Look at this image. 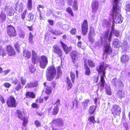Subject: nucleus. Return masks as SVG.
I'll list each match as a JSON object with an SVG mask.
<instances>
[{
    "instance_id": "obj_50",
    "label": "nucleus",
    "mask_w": 130,
    "mask_h": 130,
    "mask_svg": "<svg viewBox=\"0 0 130 130\" xmlns=\"http://www.w3.org/2000/svg\"><path fill=\"white\" fill-rule=\"evenodd\" d=\"M32 57L34 58H38L37 56V53L34 50L32 51Z\"/></svg>"
},
{
    "instance_id": "obj_14",
    "label": "nucleus",
    "mask_w": 130,
    "mask_h": 130,
    "mask_svg": "<svg viewBox=\"0 0 130 130\" xmlns=\"http://www.w3.org/2000/svg\"><path fill=\"white\" fill-rule=\"evenodd\" d=\"M130 59V57L127 54H122L120 57L121 61L124 64L127 63Z\"/></svg>"
},
{
    "instance_id": "obj_60",
    "label": "nucleus",
    "mask_w": 130,
    "mask_h": 130,
    "mask_svg": "<svg viewBox=\"0 0 130 130\" xmlns=\"http://www.w3.org/2000/svg\"><path fill=\"white\" fill-rule=\"evenodd\" d=\"M59 3L58 5H63L64 3V0H57V2Z\"/></svg>"
},
{
    "instance_id": "obj_42",
    "label": "nucleus",
    "mask_w": 130,
    "mask_h": 130,
    "mask_svg": "<svg viewBox=\"0 0 130 130\" xmlns=\"http://www.w3.org/2000/svg\"><path fill=\"white\" fill-rule=\"evenodd\" d=\"M29 70L30 71L31 73H33L35 72L36 69L34 66L32 65H31L29 67Z\"/></svg>"
},
{
    "instance_id": "obj_5",
    "label": "nucleus",
    "mask_w": 130,
    "mask_h": 130,
    "mask_svg": "<svg viewBox=\"0 0 130 130\" xmlns=\"http://www.w3.org/2000/svg\"><path fill=\"white\" fill-rule=\"evenodd\" d=\"M16 111V116L19 119L23 121V125L25 126L27 123V118L23 116L22 112L19 110L18 109Z\"/></svg>"
},
{
    "instance_id": "obj_3",
    "label": "nucleus",
    "mask_w": 130,
    "mask_h": 130,
    "mask_svg": "<svg viewBox=\"0 0 130 130\" xmlns=\"http://www.w3.org/2000/svg\"><path fill=\"white\" fill-rule=\"evenodd\" d=\"M56 69L53 65L48 67L46 71V76L47 80L49 81L52 80L56 75Z\"/></svg>"
},
{
    "instance_id": "obj_10",
    "label": "nucleus",
    "mask_w": 130,
    "mask_h": 130,
    "mask_svg": "<svg viewBox=\"0 0 130 130\" xmlns=\"http://www.w3.org/2000/svg\"><path fill=\"white\" fill-rule=\"evenodd\" d=\"M121 112V108L117 105H114L112 107L111 109V112L114 115H119Z\"/></svg>"
},
{
    "instance_id": "obj_43",
    "label": "nucleus",
    "mask_w": 130,
    "mask_h": 130,
    "mask_svg": "<svg viewBox=\"0 0 130 130\" xmlns=\"http://www.w3.org/2000/svg\"><path fill=\"white\" fill-rule=\"evenodd\" d=\"M21 83L23 85H25L26 83L25 78L23 77H21Z\"/></svg>"
},
{
    "instance_id": "obj_28",
    "label": "nucleus",
    "mask_w": 130,
    "mask_h": 130,
    "mask_svg": "<svg viewBox=\"0 0 130 130\" xmlns=\"http://www.w3.org/2000/svg\"><path fill=\"white\" fill-rule=\"evenodd\" d=\"M6 16L5 14L2 12L0 15V20L1 22H3L6 19Z\"/></svg>"
},
{
    "instance_id": "obj_51",
    "label": "nucleus",
    "mask_w": 130,
    "mask_h": 130,
    "mask_svg": "<svg viewBox=\"0 0 130 130\" xmlns=\"http://www.w3.org/2000/svg\"><path fill=\"white\" fill-rule=\"evenodd\" d=\"M72 8L74 11H77L78 9V4L75 5H72Z\"/></svg>"
},
{
    "instance_id": "obj_53",
    "label": "nucleus",
    "mask_w": 130,
    "mask_h": 130,
    "mask_svg": "<svg viewBox=\"0 0 130 130\" xmlns=\"http://www.w3.org/2000/svg\"><path fill=\"white\" fill-rule=\"evenodd\" d=\"M62 27V28L65 30L68 29L69 27V25L67 24H64Z\"/></svg>"
},
{
    "instance_id": "obj_31",
    "label": "nucleus",
    "mask_w": 130,
    "mask_h": 130,
    "mask_svg": "<svg viewBox=\"0 0 130 130\" xmlns=\"http://www.w3.org/2000/svg\"><path fill=\"white\" fill-rule=\"evenodd\" d=\"M126 11V14L129 15H130V4H127L126 6L125 9Z\"/></svg>"
},
{
    "instance_id": "obj_59",
    "label": "nucleus",
    "mask_w": 130,
    "mask_h": 130,
    "mask_svg": "<svg viewBox=\"0 0 130 130\" xmlns=\"http://www.w3.org/2000/svg\"><path fill=\"white\" fill-rule=\"evenodd\" d=\"M19 35L20 38H24L25 36V34L24 32L22 31L19 33Z\"/></svg>"
},
{
    "instance_id": "obj_17",
    "label": "nucleus",
    "mask_w": 130,
    "mask_h": 130,
    "mask_svg": "<svg viewBox=\"0 0 130 130\" xmlns=\"http://www.w3.org/2000/svg\"><path fill=\"white\" fill-rule=\"evenodd\" d=\"M79 54L76 51H73L71 54V57L72 61L74 63L78 59V57Z\"/></svg>"
},
{
    "instance_id": "obj_55",
    "label": "nucleus",
    "mask_w": 130,
    "mask_h": 130,
    "mask_svg": "<svg viewBox=\"0 0 130 130\" xmlns=\"http://www.w3.org/2000/svg\"><path fill=\"white\" fill-rule=\"evenodd\" d=\"M33 84L32 83H30L27 84V85L25 87V88H32L34 87L33 86Z\"/></svg>"
},
{
    "instance_id": "obj_24",
    "label": "nucleus",
    "mask_w": 130,
    "mask_h": 130,
    "mask_svg": "<svg viewBox=\"0 0 130 130\" xmlns=\"http://www.w3.org/2000/svg\"><path fill=\"white\" fill-rule=\"evenodd\" d=\"M96 106L92 105L90 106L89 108V112L90 114L92 115L96 111Z\"/></svg>"
},
{
    "instance_id": "obj_45",
    "label": "nucleus",
    "mask_w": 130,
    "mask_h": 130,
    "mask_svg": "<svg viewBox=\"0 0 130 130\" xmlns=\"http://www.w3.org/2000/svg\"><path fill=\"white\" fill-rule=\"evenodd\" d=\"M23 87V86L21 85L19 82V83L18 85L15 87V89L17 91H19L20 89Z\"/></svg>"
},
{
    "instance_id": "obj_25",
    "label": "nucleus",
    "mask_w": 130,
    "mask_h": 130,
    "mask_svg": "<svg viewBox=\"0 0 130 130\" xmlns=\"http://www.w3.org/2000/svg\"><path fill=\"white\" fill-rule=\"evenodd\" d=\"M7 54V51L2 48V46L0 45V56L2 55V56H6Z\"/></svg>"
},
{
    "instance_id": "obj_46",
    "label": "nucleus",
    "mask_w": 130,
    "mask_h": 130,
    "mask_svg": "<svg viewBox=\"0 0 130 130\" xmlns=\"http://www.w3.org/2000/svg\"><path fill=\"white\" fill-rule=\"evenodd\" d=\"M14 46L17 51L18 52H19L20 45L17 43H15L14 45Z\"/></svg>"
},
{
    "instance_id": "obj_61",
    "label": "nucleus",
    "mask_w": 130,
    "mask_h": 130,
    "mask_svg": "<svg viewBox=\"0 0 130 130\" xmlns=\"http://www.w3.org/2000/svg\"><path fill=\"white\" fill-rule=\"evenodd\" d=\"M52 123L53 126H56L57 124V119H55L53 120L52 121Z\"/></svg>"
},
{
    "instance_id": "obj_6",
    "label": "nucleus",
    "mask_w": 130,
    "mask_h": 130,
    "mask_svg": "<svg viewBox=\"0 0 130 130\" xmlns=\"http://www.w3.org/2000/svg\"><path fill=\"white\" fill-rule=\"evenodd\" d=\"M111 84L112 85L116 87H118L120 88L123 87V84L122 81L117 78H114L112 79Z\"/></svg>"
},
{
    "instance_id": "obj_32",
    "label": "nucleus",
    "mask_w": 130,
    "mask_h": 130,
    "mask_svg": "<svg viewBox=\"0 0 130 130\" xmlns=\"http://www.w3.org/2000/svg\"><path fill=\"white\" fill-rule=\"evenodd\" d=\"M62 74V71L61 70V67L60 66L57 68V79L60 77Z\"/></svg>"
},
{
    "instance_id": "obj_15",
    "label": "nucleus",
    "mask_w": 130,
    "mask_h": 130,
    "mask_svg": "<svg viewBox=\"0 0 130 130\" xmlns=\"http://www.w3.org/2000/svg\"><path fill=\"white\" fill-rule=\"evenodd\" d=\"M99 5V2L98 1H93L91 5V7L93 12H96L98 8Z\"/></svg>"
},
{
    "instance_id": "obj_37",
    "label": "nucleus",
    "mask_w": 130,
    "mask_h": 130,
    "mask_svg": "<svg viewBox=\"0 0 130 130\" xmlns=\"http://www.w3.org/2000/svg\"><path fill=\"white\" fill-rule=\"evenodd\" d=\"M29 35L28 38L29 41L30 43L32 44L33 43V36L31 32L29 33Z\"/></svg>"
},
{
    "instance_id": "obj_27",
    "label": "nucleus",
    "mask_w": 130,
    "mask_h": 130,
    "mask_svg": "<svg viewBox=\"0 0 130 130\" xmlns=\"http://www.w3.org/2000/svg\"><path fill=\"white\" fill-rule=\"evenodd\" d=\"M85 74L87 75H89L90 72V70L86 63H85Z\"/></svg>"
},
{
    "instance_id": "obj_8",
    "label": "nucleus",
    "mask_w": 130,
    "mask_h": 130,
    "mask_svg": "<svg viewBox=\"0 0 130 130\" xmlns=\"http://www.w3.org/2000/svg\"><path fill=\"white\" fill-rule=\"evenodd\" d=\"M7 103L8 106L10 107L14 108L16 106V101L13 96H11L8 99Z\"/></svg>"
},
{
    "instance_id": "obj_29",
    "label": "nucleus",
    "mask_w": 130,
    "mask_h": 130,
    "mask_svg": "<svg viewBox=\"0 0 130 130\" xmlns=\"http://www.w3.org/2000/svg\"><path fill=\"white\" fill-rule=\"evenodd\" d=\"M67 84L68 86V89H70L72 88V85L71 80L69 79L68 77H67Z\"/></svg>"
},
{
    "instance_id": "obj_12",
    "label": "nucleus",
    "mask_w": 130,
    "mask_h": 130,
    "mask_svg": "<svg viewBox=\"0 0 130 130\" xmlns=\"http://www.w3.org/2000/svg\"><path fill=\"white\" fill-rule=\"evenodd\" d=\"M94 30L93 28L91 27L90 29L89 30V32L88 34V39L89 41L91 42L93 41V37L95 35Z\"/></svg>"
},
{
    "instance_id": "obj_2",
    "label": "nucleus",
    "mask_w": 130,
    "mask_h": 130,
    "mask_svg": "<svg viewBox=\"0 0 130 130\" xmlns=\"http://www.w3.org/2000/svg\"><path fill=\"white\" fill-rule=\"evenodd\" d=\"M108 38L109 42L111 41V34H109L108 32H105L104 35L101 36V40H99L98 42L95 43V45L97 47H100L103 45L104 46L107 43V40Z\"/></svg>"
},
{
    "instance_id": "obj_35",
    "label": "nucleus",
    "mask_w": 130,
    "mask_h": 130,
    "mask_svg": "<svg viewBox=\"0 0 130 130\" xmlns=\"http://www.w3.org/2000/svg\"><path fill=\"white\" fill-rule=\"evenodd\" d=\"M63 125V122L60 119H57V126H61Z\"/></svg>"
},
{
    "instance_id": "obj_57",
    "label": "nucleus",
    "mask_w": 130,
    "mask_h": 130,
    "mask_svg": "<svg viewBox=\"0 0 130 130\" xmlns=\"http://www.w3.org/2000/svg\"><path fill=\"white\" fill-rule=\"evenodd\" d=\"M38 59V58L32 57V63H33L34 64H35L36 63V60Z\"/></svg>"
},
{
    "instance_id": "obj_1",
    "label": "nucleus",
    "mask_w": 130,
    "mask_h": 130,
    "mask_svg": "<svg viewBox=\"0 0 130 130\" xmlns=\"http://www.w3.org/2000/svg\"><path fill=\"white\" fill-rule=\"evenodd\" d=\"M119 0H114L113 14V19L112 20L116 23H121L123 21L120 13V8L118 5Z\"/></svg>"
},
{
    "instance_id": "obj_56",
    "label": "nucleus",
    "mask_w": 130,
    "mask_h": 130,
    "mask_svg": "<svg viewBox=\"0 0 130 130\" xmlns=\"http://www.w3.org/2000/svg\"><path fill=\"white\" fill-rule=\"evenodd\" d=\"M12 83H13L15 85H16L19 83V80H18L17 79H12Z\"/></svg>"
},
{
    "instance_id": "obj_52",
    "label": "nucleus",
    "mask_w": 130,
    "mask_h": 130,
    "mask_svg": "<svg viewBox=\"0 0 130 130\" xmlns=\"http://www.w3.org/2000/svg\"><path fill=\"white\" fill-rule=\"evenodd\" d=\"M124 46V47L123 46L121 47L122 49L126 51L128 50V49L129 47L128 44L125 45Z\"/></svg>"
},
{
    "instance_id": "obj_41",
    "label": "nucleus",
    "mask_w": 130,
    "mask_h": 130,
    "mask_svg": "<svg viewBox=\"0 0 130 130\" xmlns=\"http://www.w3.org/2000/svg\"><path fill=\"white\" fill-rule=\"evenodd\" d=\"M70 76L71 78L72 81L73 83H74V79L75 78V75L72 72H70Z\"/></svg>"
},
{
    "instance_id": "obj_64",
    "label": "nucleus",
    "mask_w": 130,
    "mask_h": 130,
    "mask_svg": "<svg viewBox=\"0 0 130 130\" xmlns=\"http://www.w3.org/2000/svg\"><path fill=\"white\" fill-rule=\"evenodd\" d=\"M0 100L2 103H5V100L4 99L1 94H0Z\"/></svg>"
},
{
    "instance_id": "obj_62",
    "label": "nucleus",
    "mask_w": 130,
    "mask_h": 130,
    "mask_svg": "<svg viewBox=\"0 0 130 130\" xmlns=\"http://www.w3.org/2000/svg\"><path fill=\"white\" fill-rule=\"evenodd\" d=\"M10 72V70H8L7 71H2V74L3 75H7Z\"/></svg>"
},
{
    "instance_id": "obj_22",
    "label": "nucleus",
    "mask_w": 130,
    "mask_h": 130,
    "mask_svg": "<svg viewBox=\"0 0 130 130\" xmlns=\"http://www.w3.org/2000/svg\"><path fill=\"white\" fill-rule=\"evenodd\" d=\"M120 43L118 39H115L113 41V45L115 47L118 48L120 46Z\"/></svg>"
},
{
    "instance_id": "obj_38",
    "label": "nucleus",
    "mask_w": 130,
    "mask_h": 130,
    "mask_svg": "<svg viewBox=\"0 0 130 130\" xmlns=\"http://www.w3.org/2000/svg\"><path fill=\"white\" fill-rule=\"evenodd\" d=\"M28 20L29 21H31L34 18V15L32 13H30L28 16Z\"/></svg>"
},
{
    "instance_id": "obj_40",
    "label": "nucleus",
    "mask_w": 130,
    "mask_h": 130,
    "mask_svg": "<svg viewBox=\"0 0 130 130\" xmlns=\"http://www.w3.org/2000/svg\"><path fill=\"white\" fill-rule=\"evenodd\" d=\"M88 64L89 66L91 67H93L95 66V64L91 60H88Z\"/></svg>"
},
{
    "instance_id": "obj_9",
    "label": "nucleus",
    "mask_w": 130,
    "mask_h": 130,
    "mask_svg": "<svg viewBox=\"0 0 130 130\" xmlns=\"http://www.w3.org/2000/svg\"><path fill=\"white\" fill-rule=\"evenodd\" d=\"M7 33L11 37H14L16 35V33L14 27L10 25L7 27Z\"/></svg>"
},
{
    "instance_id": "obj_20",
    "label": "nucleus",
    "mask_w": 130,
    "mask_h": 130,
    "mask_svg": "<svg viewBox=\"0 0 130 130\" xmlns=\"http://www.w3.org/2000/svg\"><path fill=\"white\" fill-rule=\"evenodd\" d=\"M18 4L19 3L18 2L16 4V7L15 8V9L19 12H20L22 11L23 10V5L22 4L23 3H21V4L20 5H19Z\"/></svg>"
},
{
    "instance_id": "obj_54",
    "label": "nucleus",
    "mask_w": 130,
    "mask_h": 130,
    "mask_svg": "<svg viewBox=\"0 0 130 130\" xmlns=\"http://www.w3.org/2000/svg\"><path fill=\"white\" fill-rule=\"evenodd\" d=\"M53 51L54 53L56 54L57 53V45H54L53 46Z\"/></svg>"
},
{
    "instance_id": "obj_44",
    "label": "nucleus",
    "mask_w": 130,
    "mask_h": 130,
    "mask_svg": "<svg viewBox=\"0 0 130 130\" xmlns=\"http://www.w3.org/2000/svg\"><path fill=\"white\" fill-rule=\"evenodd\" d=\"M51 92V89L50 87H47L46 88L45 93L47 94H50Z\"/></svg>"
},
{
    "instance_id": "obj_36",
    "label": "nucleus",
    "mask_w": 130,
    "mask_h": 130,
    "mask_svg": "<svg viewBox=\"0 0 130 130\" xmlns=\"http://www.w3.org/2000/svg\"><path fill=\"white\" fill-rule=\"evenodd\" d=\"M106 93L107 94L110 95L111 94V89L109 86L106 87Z\"/></svg>"
},
{
    "instance_id": "obj_7",
    "label": "nucleus",
    "mask_w": 130,
    "mask_h": 130,
    "mask_svg": "<svg viewBox=\"0 0 130 130\" xmlns=\"http://www.w3.org/2000/svg\"><path fill=\"white\" fill-rule=\"evenodd\" d=\"M39 61L40 63V67L43 69L45 68L48 62L47 57L44 56H41Z\"/></svg>"
},
{
    "instance_id": "obj_63",
    "label": "nucleus",
    "mask_w": 130,
    "mask_h": 130,
    "mask_svg": "<svg viewBox=\"0 0 130 130\" xmlns=\"http://www.w3.org/2000/svg\"><path fill=\"white\" fill-rule=\"evenodd\" d=\"M33 84V87H36L38 85V83L37 81L35 80L34 82L32 83Z\"/></svg>"
},
{
    "instance_id": "obj_21",
    "label": "nucleus",
    "mask_w": 130,
    "mask_h": 130,
    "mask_svg": "<svg viewBox=\"0 0 130 130\" xmlns=\"http://www.w3.org/2000/svg\"><path fill=\"white\" fill-rule=\"evenodd\" d=\"M23 53L25 57L27 59H29L31 56V53L28 50H24Z\"/></svg>"
},
{
    "instance_id": "obj_34",
    "label": "nucleus",
    "mask_w": 130,
    "mask_h": 130,
    "mask_svg": "<svg viewBox=\"0 0 130 130\" xmlns=\"http://www.w3.org/2000/svg\"><path fill=\"white\" fill-rule=\"evenodd\" d=\"M27 8L29 10H31L32 8V0H28Z\"/></svg>"
},
{
    "instance_id": "obj_23",
    "label": "nucleus",
    "mask_w": 130,
    "mask_h": 130,
    "mask_svg": "<svg viewBox=\"0 0 130 130\" xmlns=\"http://www.w3.org/2000/svg\"><path fill=\"white\" fill-rule=\"evenodd\" d=\"M108 32V33L109 34H110L111 33V35H112V33L113 32L115 35V36L117 37H119L120 35V32H119L117 30H115L114 28H112V30H111V32L110 33H109V31H106L105 32Z\"/></svg>"
},
{
    "instance_id": "obj_13",
    "label": "nucleus",
    "mask_w": 130,
    "mask_h": 130,
    "mask_svg": "<svg viewBox=\"0 0 130 130\" xmlns=\"http://www.w3.org/2000/svg\"><path fill=\"white\" fill-rule=\"evenodd\" d=\"M104 54H105L107 55H110L112 52V50L109 45V44L108 43H106L104 46Z\"/></svg>"
},
{
    "instance_id": "obj_16",
    "label": "nucleus",
    "mask_w": 130,
    "mask_h": 130,
    "mask_svg": "<svg viewBox=\"0 0 130 130\" xmlns=\"http://www.w3.org/2000/svg\"><path fill=\"white\" fill-rule=\"evenodd\" d=\"M5 11L6 12L7 15L10 16L13 15L12 13L13 9L11 6H5L4 8Z\"/></svg>"
},
{
    "instance_id": "obj_48",
    "label": "nucleus",
    "mask_w": 130,
    "mask_h": 130,
    "mask_svg": "<svg viewBox=\"0 0 130 130\" xmlns=\"http://www.w3.org/2000/svg\"><path fill=\"white\" fill-rule=\"evenodd\" d=\"M62 51L59 48L57 47V54L59 56L61 57L62 56Z\"/></svg>"
},
{
    "instance_id": "obj_4",
    "label": "nucleus",
    "mask_w": 130,
    "mask_h": 130,
    "mask_svg": "<svg viewBox=\"0 0 130 130\" xmlns=\"http://www.w3.org/2000/svg\"><path fill=\"white\" fill-rule=\"evenodd\" d=\"M106 66L104 65L103 63L101 64L99 67L97 68V70L99 72H103V74L101 76L100 86L104 88L105 83L104 79L105 76V71L106 69Z\"/></svg>"
},
{
    "instance_id": "obj_30",
    "label": "nucleus",
    "mask_w": 130,
    "mask_h": 130,
    "mask_svg": "<svg viewBox=\"0 0 130 130\" xmlns=\"http://www.w3.org/2000/svg\"><path fill=\"white\" fill-rule=\"evenodd\" d=\"M89 102V100H86L82 102V105L84 107V110H85L86 109V108L87 107L88 104Z\"/></svg>"
},
{
    "instance_id": "obj_18",
    "label": "nucleus",
    "mask_w": 130,
    "mask_h": 130,
    "mask_svg": "<svg viewBox=\"0 0 130 130\" xmlns=\"http://www.w3.org/2000/svg\"><path fill=\"white\" fill-rule=\"evenodd\" d=\"M60 43L66 54H67L69 53L71 50V47H68L66 45L63 43L61 41H60Z\"/></svg>"
},
{
    "instance_id": "obj_33",
    "label": "nucleus",
    "mask_w": 130,
    "mask_h": 130,
    "mask_svg": "<svg viewBox=\"0 0 130 130\" xmlns=\"http://www.w3.org/2000/svg\"><path fill=\"white\" fill-rule=\"evenodd\" d=\"M103 25L104 27H109L110 26V22L105 19L104 20V23H103Z\"/></svg>"
},
{
    "instance_id": "obj_58",
    "label": "nucleus",
    "mask_w": 130,
    "mask_h": 130,
    "mask_svg": "<svg viewBox=\"0 0 130 130\" xmlns=\"http://www.w3.org/2000/svg\"><path fill=\"white\" fill-rule=\"evenodd\" d=\"M76 32V29L75 28H72L70 31V33L73 35H75Z\"/></svg>"
},
{
    "instance_id": "obj_19",
    "label": "nucleus",
    "mask_w": 130,
    "mask_h": 130,
    "mask_svg": "<svg viewBox=\"0 0 130 130\" xmlns=\"http://www.w3.org/2000/svg\"><path fill=\"white\" fill-rule=\"evenodd\" d=\"M7 53H8L9 55H15V52L11 45H9L7 46Z\"/></svg>"
},
{
    "instance_id": "obj_39",
    "label": "nucleus",
    "mask_w": 130,
    "mask_h": 130,
    "mask_svg": "<svg viewBox=\"0 0 130 130\" xmlns=\"http://www.w3.org/2000/svg\"><path fill=\"white\" fill-rule=\"evenodd\" d=\"M67 11L72 16H74V14L71 8L70 7H68L66 8Z\"/></svg>"
},
{
    "instance_id": "obj_47",
    "label": "nucleus",
    "mask_w": 130,
    "mask_h": 130,
    "mask_svg": "<svg viewBox=\"0 0 130 130\" xmlns=\"http://www.w3.org/2000/svg\"><path fill=\"white\" fill-rule=\"evenodd\" d=\"M88 120L91 122L94 123L95 122V121L94 116L90 117L88 119Z\"/></svg>"
},
{
    "instance_id": "obj_49",
    "label": "nucleus",
    "mask_w": 130,
    "mask_h": 130,
    "mask_svg": "<svg viewBox=\"0 0 130 130\" xmlns=\"http://www.w3.org/2000/svg\"><path fill=\"white\" fill-rule=\"evenodd\" d=\"M56 105L55 106L53 109L52 113L53 115H55L57 114V106L56 104Z\"/></svg>"
},
{
    "instance_id": "obj_26",
    "label": "nucleus",
    "mask_w": 130,
    "mask_h": 130,
    "mask_svg": "<svg viewBox=\"0 0 130 130\" xmlns=\"http://www.w3.org/2000/svg\"><path fill=\"white\" fill-rule=\"evenodd\" d=\"M26 97L27 98L31 97L34 98L35 97V95L33 92H27L26 93Z\"/></svg>"
},
{
    "instance_id": "obj_11",
    "label": "nucleus",
    "mask_w": 130,
    "mask_h": 130,
    "mask_svg": "<svg viewBox=\"0 0 130 130\" xmlns=\"http://www.w3.org/2000/svg\"><path fill=\"white\" fill-rule=\"evenodd\" d=\"M82 32L83 35H85L87 34L88 30V25L87 20H84L82 26Z\"/></svg>"
}]
</instances>
